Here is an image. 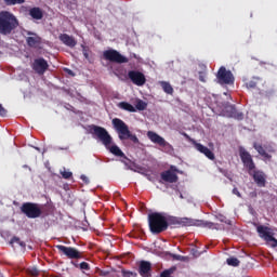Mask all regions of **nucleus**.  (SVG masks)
<instances>
[{"label":"nucleus","instance_id":"nucleus-1","mask_svg":"<svg viewBox=\"0 0 277 277\" xmlns=\"http://www.w3.org/2000/svg\"><path fill=\"white\" fill-rule=\"evenodd\" d=\"M240 159L245 168H247L250 176H253V181L256 183L258 187H265V173L263 171H256V164L252 159V155H250L246 149H240Z\"/></svg>","mask_w":277,"mask_h":277},{"label":"nucleus","instance_id":"nucleus-2","mask_svg":"<svg viewBox=\"0 0 277 277\" xmlns=\"http://www.w3.org/2000/svg\"><path fill=\"white\" fill-rule=\"evenodd\" d=\"M91 133H93V135H96L102 144H104L105 147L109 149V153H111V155H115V157H122L123 159H128L127 155L122 153V149H120L118 145L111 146V135H109V132H107L105 128L100 126H91Z\"/></svg>","mask_w":277,"mask_h":277},{"label":"nucleus","instance_id":"nucleus-3","mask_svg":"<svg viewBox=\"0 0 277 277\" xmlns=\"http://www.w3.org/2000/svg\"><path fill=\"white\" fill-rule=\"evenodd\" d=\"M18 27V19L9 11L0 12V34L10 36Z\"/></svg>","mask_w":277,"mask_h":277},{"label":"nucleus","instance_id":"nucleus-4","mask_svg":"<svg viewBox=\"0 0 277 277\" xmlns=\"http://www.w3.org/2000/svg\"><path fill=\"white\" fill-rule=\"evenodd\" d=\"M148 224H149V230L154 235H159L161 233H164V230L169 226L168 217H166V215L159 212H153L148 214Z\"/></svg>","mask_w":277,"mask_h":277},{"label":"nucleus","instance_id":"nucleus-5","mask_svg":"<svg viewBox=\"0 0 277 277\" xmlns=\"http://www.w3.org/2000/svg\"><path fill=\"white\" fill-rule=\"evenodd\" d=\"M113 127L119 135V140H130L133 144H140V138L137 135L131 133L129 126L122 119L115 118L113 119Z\"/></svg>","mask_w":277,"mask_h":277},{"label":"nucleus","instance_id":"nucleus-6","mask_svg":"<svg viewBox=\"0 0 277 277\" xmlns=\"http://www.w3.org/2000/svg\"><path fill=\"white\" fill-rule=\"evenodd\" d=\"M21 211L29 220H36L37 217H40L43 213L42 206L34 202H24L21 207Z\"/></svg>","mask_w":277,"mask_h":277},{"label":"nucleus","instance_id":"nucleus-7","mask_svg":"<svg viewBox=\"0 0 277 277\" xmlns=\"http://www.w3.org/2000/svg\"><path fill=\"white\" fill-rule=\"evenodd\" d=\"M56 250H58V254L61 256H66L70 261L83 259V252L79 251L75 247H67L64 245H56L55 246Z\"/></svg>","mask_w":277,"mask_h":277},{"label":"nucleus","instance_id":"nucleus-8","mask_svg":"<svg viewBox=\"0 0 277 277\" xmlns=\"http://www.w3.org/2000/svg\"><path fill=\"white\" fill-rule=\"evenodd\" d=\"M256 230H258L259 237H261V239H264L267 246H271V248H277V239L274 237V233H272V228L264 225H259L256 227Z\"/></svg>","mask_w":277,"mask_h":277},{"label":"nucleus","instance_id":"nucleus-9","mask_svg":"<svg viewBox=\"0 0 277 277\" xmlns=\"http://www.w3.org/2000/svg\"><path fill=\"white\" fill-rule=\"evenodd\" d=\"M103 57L107 62H113L115 64H128L129 58L127 56H123L118 52L117 50L110 49L103 52Z\"/></svg>","mask_w":277,"mask_h":277},{"label":"nucleus","instance_id":"nucleus-10","mask_svg":"<svg viewBox=\"0 0 277 277\" xmlns=\"http://www.w3.org/2000/svg\"><path fill=\"white\" fill-rule=\"evenodd\" d=\"M180 226H203V228H216L215 223L209 221H194L188 217H180Z\"/></svg>","mask_w":277,"mask_h":277},{"label":"nucleus","instance_id":"nucleus-11","mask_svg":"<svg viewBox=\"0 0 277 277\" xmlns=\"http://www.w3.org/2000/svg\"><path fill=\"white\" fill-rule=\"evenodd\" d=\"M216 78L219 80V83L226 85L234 83L235 77H233V72L230 70H226V67H220Z\"/></svg>","mask_w":277,"mask_h":277},{"label":"nucleus","instance_id":"nucleus-12","mask_svg":"<svg viewBox=\"0 0 277 277\" xmlns=\"http://www.w3.org/2000/svg\"><path fill=\"white\" fill-rule=\"evenodd\" d=\"M31 68L37 75H44L49 70V62L43 57L36 58L31 64Z\"/></svg>","mask_w":277,"mask_h":277},{"label":"nucleus","instance_id":"nucleus-13","mask_svg":"<svg viewBox=\"0 0 277 277\" xmlns=\"http://www.w3.org/2000/svg\"><path fill=\"white\" fill-rule=\"evenodd\" d=\"M128 77L130 79V81H132V83H134V85H144V83H146V76H144L143 72L137 71V70H130L128 72Z\"/></svg>","mask_w":277,"mask_h":277},{"label":"nucleus","instance_id":"nucleus-14","mask_svg":"<svg viewBox=\"0 0 277 277\" xmlns=\"http://www.w3.org/2000/svg\"><path fill=\"white\" fill-rule=\"evenodd\" d=\"M176 167L171 166L170 170L160 173V179L166 183H176L179 181V175H176Z\"/></svg>","mask_w":277,"mask_h":277},{"label":"nucleus","instance_id":"nucleus-15","mask_svg":"<svg viewBox=\"0 0 277 277\" xmlns=\"http://www.w3.org/2000/svg\"><path fill=\"white\" fill-rule=\"evenodd\" d=\"M193 144H194L196 150H198V153H201V155H205V157L210 159V161H215V154H213L211 151V149H209V147H207L200 143H197L196 141H193Z\"/></svg>","mask_w":277,"mask_h":277},{"label":"nucleus","instance_id":"nucleus-16","mask_svg":"<svg viewBox=\"0 0 277 277\" xmlns=\"http://www.w3.org/2000/svg\"><path fill=\"white\" fill-rule=\"evenodd\" d=\"M147 137L153 142V144H158V146L166 147L168 146V143L166 142V138H163L161 135L157 134L156 132L148 131Z\"/></svg>","mask_w":277,"mask_h":277},{"label":"nucleus","instance_id":"nucleus-17","mask_svg":"<svg viewBox=\"0 0 277 277\" xmlns=\"http://www.w3.org/2000/svg\"><path fill=\"white\" fill-rule=\"evenodd\" d=\"M58 40H61L65 47H69V49H75V47H77V40L68 34H61Z\"/></svg>","mask_w":277,"mask_h":277},{"label":"nucleus","instance_id":"nucleus-18","mask_svg":"<svg viewBox=\"0 0 277 277\" xmlns=\"http://www.w3.org/2000/svg\"><path fill=\"white\" fill-rule=\"evenodd\" d=\"M150 269H153V264L148 261H141L138 266V274L142 277H150Z\"/></svg>","mask_w":277,"mask_h":277},{"label":"nucleus","instance_id":"nucleus-19","mask_svg":"<svg viewBox=\"0 0 277 277\" xmlns=\"http://www.w3.org/2000/svg\"><path fill=\"white\" fill-rule=\"evenodd\" d=\"M28 36L30 37L26 38V42L28 47L32 49H35L36 47H38V44L42 42V38H40V36H38L36 32L28 31Z\"/></svg>","mask_w":277,"mask_h":277},{"label":"nucleus","instance_id":"nucleus-20","mask_svg":"<svg viewBox=\"0 0 277 277\" xmlns=\"http://www.w3.org/2000/svg\"><path fill=\"white\" fill-rule=\"evenodd\" d=\"M253 148L256 150V153H259V155H261V157H263L264 159H267L268 161L272 160V155L267 154V151L265 150V148L263 147V145L254 142L253 143Z\"/></svg>","mask_w":277,"mask_h":277},{"label":"nucleus","instance_id":"nucleus-21","mask_svg":"<svg viewBox=\"0 0 277 277\" xmlns=\"http://www.w3.org/2000/svg\"><path fill=\"white\" fill-rule=\"evenodd\" d=\"M29 15L31 18H35V21H42L44 14L42 13V10L40 8H32L29 11Z\"/></svg>","mask_w":277,"mask_h":277},{"label":"nucleus","instance_id":"nucleus-22","mask_svg":"<svg viewBox=\"0 0 277 277\" xmlns=\"http://www.w3.org/2000/svg\"><path fill=\"white\" fill-rule=\"evenodd\" d=\"M118 107L119 109H123V111H130V114H135V111H137L129 102H120Z\"/></svg>","mask_w":277,"mask_h":277},{"label":"nucleus","instance_id":"nucleus-23","mask_svg":"<svg viewBox=\"0 0 277 277\" xmlns=\"http://www.w3.org/2000/svg\"><path fill=\"white\" fill-rule=\"evenodd\" d=\"M160 85L166 94H174V88H172V84H170V82L161 81Z\"/></svg>","mask_w":277,"mask_h":277},{"label":"nucleus","instance_id":"nucleus-24","mask_svg":"<svg viewBox=\"0 0 277 277\" xmlns=\"http://www.w3.org/2000/svg\"><path fill=\"white\" fill-rule=\"evenodd\" d=\"M14 243H17V246H19L21 248H23V250H25V248H27V243H25V241H22L21 238L14 236L11 241L10 245L14 246Z\"/></svg>","mask_w":277,"mask_h":277},{"label":"nucleus","instance_id":"nucleus-25","mask_svg":"<svg viewBox=\"0 0 277 277\" xmlns=\"http://www.w3.org/2000/svg\"><path fill=\"white\" fill-rule=\"evenodd\" d=\"M148 107V103L143 100H136L135 108L137 111H144Z\"/></svg>","mask_w":277,"mask_h":277},{"label":"nucleus","instance_id":"nucleus-26","mask_svg":"<svg viewBox=\"0 0 277 277\" xmlns=\"http://www.w3.org/2000/svg\"><path fill=\"white\" fill-rule=\"evenodd\" d=\"M226 263H227V265H229L230 267H239V263H241V262H240L239 259H237V258H228V259L226 260Z\"/></svg>","mask_w":277,"mask_h":277},{"label":"nucleus","instance_id":"nucleus-27","mask_svg":"<svg viewBox=\"0 0 277 277\" xmlns=\"http://www.w3.org/2000/svg\"><path fill=\"white\" fill-rule=\"evenodd\" d=\"M259 81V78H253V80H249L246 82V88L248 90H254V88H256V83Z\"/></svg>","mask_w":277,"mask_h":277},{"label":"nucleus","instance_id":"nucleus-28","mask_svg":"<svg viewBox=\"0 0 277 277\" xmlns=\"http://www.w3.org/2000/svg\"><path fill=\"white\" fill-rule=\"evenodd\" d=\"M174 272H176V267H171L169 269H166L163 271L161 274H160V277H172V274H174Z\"/></svg>","mask_w":277,"mask_h":277},{"label":"nucleus","instance_id":"nucleus-29","mask_svg":"<svg viewBox=\"0 0 277 277\" xmlns=\"http://www.w3.org/2000/svg\"><path fill=\"white\" fill-rule=\"evenodd\" d=\"M232 110V118H237L238 120H242L243 119V114L241 113H237V109L235 107H230Z\"/></svg>","mask_w":277,"mask_h":277},{"label":"nucleus","instance_id":"nucleus-30","mask_svg":"<svg viewBox=\"0 0 277 277\" xmlns=\"http://www.w3.org/2000/svg\"><path fill=\"white\" fill-rule=\"evenodd\" d=\"M168 221V224H172L173 226H180L181 225V217L171 216Z\"/></svg>","mask_w":277,"mask_h":277},{"label":"nucleus","instance_id":"nucleus-31","mask_svg":"<svg viewBox=\"0 0 277 277\" xmlns=\"http://www.w3.org/2000/svg\"><path fill=\"white\" fill-rule=\"evenodd\" d=\"M27 274L32 277H38L40 276V271L37 267H30L27 269Z\"/></svg>","mask_w":277,"mask_h":277},{"label":"nucleus","instance_id":"nucleus-32","mask_svg":"<svg viewBox=\"0 0 277 277\" xmlns=\"http://www.w3.org/2000/svg\"><path fill=\"white\" fill-rule=\"evenodd\" d=\"M4 3H6V5H21L25 3V0H4Z\"/></svg>","mask_w":277,"mask_h":277},{"label":"nucleus","instance_id":"nucleus-33","mask_svg":"<svg viewBox=\"0 0 277 277\" xmlns=\"http://www.w3.org/2000/svg\"><path fill=\"white\" fill-rule=\"evenodd\" d=\"M81 48H82V53L85 60H90V49H88V47L85 45H81Z\"/></svg>","mask_w":277,"mask_h":277},{"label":"nucleus","instance_id":"nucleus-34","mask_svg":"<svg viewBox=\"0 0 277 277\" xmlns=\"http://www.w3.org/2000/svg\"><path fill=\"white\" fill-rule=\"evenodd\" d=\"M80 269H84V272H90V264L88 262H81Z\"/></svg>","mask_w":277,"mask_h":277},{"label":"nucleus","instance_id":"nucleus-35","mask_svg":"<svg viewBox=\"0 0 277 277\" xmlns=\"http://www.w3.org/2000/svg\"><path fill=\"white\" fill-rule=\"evenodd\" d=\"M61 174H62L63 179H66V180L71 179V176H72V172H70V171H63V172H61Z\"/></svg>","mask_w":277,"mask_h":277},{"label":"nucleus","instance_id":"nucleus-36","mask_svg":"<svg viewBox=\"0 0 277 277\" xmlns=\"http://www.w3.org/2000/svg\"><path fill=\"white\" fill-rule=\"evenodd\" d=\"M0 116L2 118H5V116H8V110L5 108H3V105L0 104Z\"/></svg>","mask_w":277,"mask_h":277},{"label":"nucleus","instance_id":"nucleus-37","mask_svg":"<svg viewBox=\"0 0 277 277\" xmlns=\"http://www.w3.org/2000/svg\"><path fill=\"white\" fill-rule=\"evenodd\" d=\"M122 163H124V166L128 168V170H133V168H131L129 166L131 163V160L129 158H127L126 160H122Z\"/></svg>","mask_w":277,"mask_h":277},{"label":"nucleus","instance_id":"nucleus-38","mask_svg":"<svg viewBox=\"0 0 277 277\" xmlns=\"http://www.w3.org/2000/svg\"><path fill=\"white\" fill-rule=\"evenodd\" d=\"M172 256H173V259H175V261H185V256H183V255L173 254Z\"/></svg>","mask_w":277,"mask_h":277},{"label":"nucleus","instance_id":"nucleus-39","mask_svg":"<svg viewBox=\"0 0 277 277\" xmlns=\"http://www.w3.org/2000/svg\"><path fill=\"white\" fill-rule=\"evenodd\" d=\"M233 194L238 198H241V193H239V189H237V187L233 188Z\"/></svg>","mask_w":277,"mask_h":277},{"label":"nucleus","instance_id":"nucleus-40","mask_svg":"<svg viewBox=\"0 0 277 277\" xmlns=\"http://www.w3.org/2000/svg\"><path fill=\"white\" fill-rule=\"evenodd\" d=\"M81 181H83V183H85L88 185V183H90V179H88V176L85 175H81L80 176Z\"/></svg>","mask_w":277,"mask_h":277},{"label":"nucleus","instance_id":"nucleus-41","mask_svg":"<svg viewBox=\"0 0 277 277\" xmlns=\"http://www.w3.org/2000/svg\"><path fill=\"white\" fill-rule=\"evenodd\" d=\"M192 252H193L194 256H200V253H198V250L193 249Z\"/></svg>","mask_w":277,"mask_h":277},{"label":"nucleus","instance_id":"nucleus-42","mask_svg":"<svg viewBox=\"0 0 277 277\" xmlns=\"http://www.w3.org/2000/svg\"><path fill=\"white\" fill-rule=\"evenodd\" d=\"M66 70V72H68V75H71L72 77H75V74L72 72V70H70V69H65Z\"/></svg>","mask_w":277,"mask_h":277},{"label":"nucleus","instance_id":"nucleus-43","mask_svg":"<svg viewBox=\"0 0 277 277\" xmlns=\"http://www.w3.org/2000/svg\"><path fill=\"white\" fill-rule=\"evenodd\" d=\"M199 79H200V81L205 82V78L203 77H200Z\"/></svg>","mask_w":277,"mask_h":277},{"label":"nucleus","instance_id":"nucleus-44","mask_svg":"<svg viewBox=\"0 0 277 277\" xmlns=\"http://www.w3.org/2000/svg\"><path fill=\"white\" fill-rule=\"evenodd\" d=\"M184 135H185V137H186L187 140H189V135H187L186 133H184Z\"/></svg>","mask_w":277,"mask_h":277},{"label":"nucleus","instance_id":"nucleus-45","mask_svg":"<svg viewBox=\"0 0 277 277\" xmlns=\"http://www.w3.org/2000/svg\"><path fill=\"white\" fill-rule=\"evenodd\" d=\"M268 153H275V150L274 149H268Z\"/></svg>","mask_w":277,"mask_h":277},{"label":"nucleus","instance_id":"nucleus-46","mask_svg":"<svg viewBox=\"0 0 277 277\" xmlns=\"http://www.w3.org/2000/svg\"><path fill=\"white\" fill-rule=\"evenodd\" d=\"M0 277H3V274H1V272H0Z\"/></svg>","mask_w":277,"mask_h":277}]
</instances>
